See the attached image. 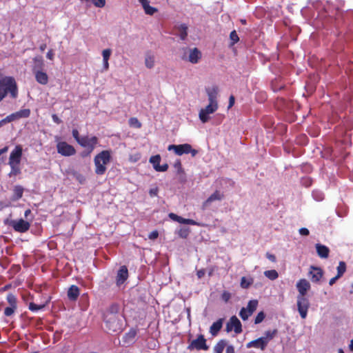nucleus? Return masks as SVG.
I'll list each match as a JSON object with an SVG mask.
<instances>
[{"mask_svg": "<svg viewBox=\"0 0 353 353\" xmlns=\"http://www.w3.org/2000/svg\"><path fill=\"white\" fill-rule=\"evenodd\" d=\"M118 305H111L105 312L103 321L109 332H118L121 330L122 316L119 313Z\"/></svg>", "mask_w": 353, "mask_h": 353, "instance_id": "1", "label": "nucleus"}, {"mask_svg": "<svg viewBox=\"0 0 353 353\" xmlns=\"http://www.w3.org/2000/svg\"><path fill=\"white\" fill-rule=\"evenodd\" d=\"M22 154L23 148L21 145H16L14 149L10 152L8 161V165L11 168L10 172L9 173L10 176H17L21 173L19 164L21 163Z\"/></svg>", "mask_w": 353, "mask_h": 353, "instance_id": "2", "label": "nucleus"}, {"mask_svg": "<svg viewBox=\"0 0 353 353\" xmlns=\"http://www.w3.org/2000/svg\"><path fill=\"white\" fill-rule=\"evenodd\" d=\"M8 93H10L12 98H16L17 96V87L13 78L6 77L0 79V101Z\"/></svg>", "mask_w": 353, "mask_h": 353, "instance_id": "3", "label": "nucleus"}, {"mask_svg": "<svg viewBox=\"0 0 353 353\" xmlns=\"http://www.w3.org/2000/svg\"><path fill=\"white\" fill-rule=\"evenodd\" d=\"M110 153L108 150H103L94 158L96 167L95 172L97 174H103L106 170L105 165L110 162Z\"/></svg>", "mask_w": 353, "mask_h": 353, "instance_id": "4", "label": "nucleus"}, {"mask_svg": "<svg viewBox=\"0 0 353 353\" xmlns=\"http://www.w3.org/2000/svg\"><path fill=\"white\" fill-rule=\"evenodd\" d=\"M168 150H173L177 155H182L183 154L190 153L192 157H194L198 153V151L192 149V146L188 143H184L181 145H170L168 146Z\"/></svg>", "mask_w": 353, "mask_h": 353, "instance_id": "5", "label": "nucleus"}, {"mask_svg": "<svg viewBox=\"0 0 353 353\" xmlns=\"http://www.w3.org/2000/svg\"><path fill=\"white\" fill-rule=\"evenodd\" d=\"M184 50L185 54L182 57L183 60L188 61L192 63H196L201 58V52L196 48H185Z\"/></svg>", "mask_w": 353, "mask_h": 353, "instance_id": "6", "label": "nucleus"}, {"mask_svg": "<svg viewBox=\"0 0 353 353\" xmlns=\"http://www.w3.org/2000/svg\"><path fill=\"white\" fill-rule=\"evenodd\" d=\"M297 310L303 319L307 317L308 309L310 307V301L305 297H296Z\"/></svg>", "mask_w": 353, "mask_h": 353, "instance_id": "7", "label": "nucleus"}, {"mask_svg": "<svg viewBox=\"0 0 353 353\" xmlns=\"http://www.w3.org/2000/svg\"><path fill=\"white\" fill-rule=\"evenodd\" d=\"M258 305L257 300H251L248 302V304L246 307H242L240 312L239 316L243 320H247L256 310Z\"/></svg>", "mask_w": 353, "mask_h": 353, "instance_id": "8", "label": "nucleus"}, {"mask_svg": "<svg viewBox=\"0 0 353 353\" xmlns=\"http://www.w3.org/2000/svg\"><path fill=\"white\" fill-rule=\"evenodd\" d=\"M218 109V106L212 104H208L205 108H202L199 113V117L203 123L208 122L211 114H213Z\"/></svg>", "mask_w": 353, "mask_h": 353, "instance_id": "9", "label": "nucleus"}, {"mask_svg": "<svg viewBox=\"0 0 353 353\" xmlns=\"http://www.w3.org/2000/svg\"><path fill=\"white\" fill-rule=\"evenodd\" d=\"M57 149L58 153L65 157L72 156L76 152L74 147L65 141L59 142L57 145Z\"/></svg>", "mask_w": 353, "mask_h": 353, "instance_id": "10", "label": "nucleus"}, {"mask_svg": "<svg viewBox=\"0 0 353 353\" xmlns=\"http://www.w3.org/2000/svg\"><path fill=\"white\" fill-rule=\"evenodd\" d=\"M189 350L196 349L197 350H208L209 347L206 344V340L203 335H199L196 339L193 340L189 345Z\"/></svg>", "mask_w": 353, "mask_h": 353, "instance_id": "11", "label": "nucleus"}, {"mask_svg": "<svg viewBox=\"0 0 353 353\" xmlns=\"http://www.w3.org/2000/svg\"><path fill=\"white\" fill-rule=\"evenodd\" d=\"M232 330H234L236 334H239L242 332L241 323L236 316H232L226 324L227 332H230Z\"/></svg>", "mask_w": 353, "mask_h": 353, "instance_id": "12", "label": "nucleus"}, {"mask_svg": "<svg viewBox=\"0 0 353 353\" xmlns=\"http://www.w3.org/2000/svg\"><path fill=\"white\" fill-rule=\"evenodd\" d=\"M97 143V138L96 137H83L79 141V144L83 147L87 148L89 153L94 150Z\"/></svg>", "mask_w": 353, "mask_h": 353, "instance_id": "13", "label": "nucleus"}, {"mask_svg": "<svg viewBox=\"0 0 353 353\" xmlns=\"http://www.w3.org/2000/svg\"><path fill=\"white\" fill-rule=\"evenodd\" d=\"M10 225L14 230L19 232H26L30 228V224L29 222L24 221L22 219L19 220H13L10 223Z\"/></svg>", "mask_w": 353, "mask_h": 353, "instance_id": "14", "label": "nucleus"}, {"mask_svg": "<svg viewBox=\"0 0 353 353\" xmlns=\"http://www.w3.org/2000/svg\"><path fill=\"white\" fill-rule=\"evenodd\" d=\"M210 104L218 106L217 96L219 93V87L217 85H212L205 88Z\"/></svg>", "mask_w": 353, "mask_h": 353, "instance_id": "15", "label": "nucleus"}, {"mask_svg": "<svg viewBox=\"0 0 353 353\" xmlns=\"http://www.w3.org/2000/svg\"><path fill=\"white\" fill-rule=\"evenodd\" d=\"M296 288L299 292L297 296L305 297L307 291L310 289V283L305 279H300L296 283Z\"/></svg>", "mask_w": 353, "mask_h": 353, "instance_id": "16", "label": "nucleus"}, {"mask_svg": "<svg viewBox=\"0 0 353 353\" xmlns=\"http://www.w3.org/2000/svg\"><path fill=\"white\" fill-rule=\"evenodd\" d=\"M223 198V194L220 192L219 191H215L212 194H211L207 199L203 203L202 209L205 210L207 208L210 206V205L216 201H221Z\"/></svg>", "mask_w": 353, "mask_h": 353, "instance_id": "17", "label": "nucleus"}, {"mask_svg": "<svg viewBox=\"0 0 353 353\" xmlns=\"http://www.w3.org/2000/svg\"><path fill=\"white\" fill-rule=\"evenodd\" d=\"M267 340L264 339L263 338H259L256 340L252 341L247 343L246 347L248 348L251 347H256V348H260L261 350H263L267 346Z\"/></svg>", "mask_w": 353, "mask_h": 353, "instance_id": "18", "label": "nucleus"}, {"mask_svg": "<svg viewBox=\"0 0 353 353\" xmlns=\"http://www.w3.org/2000/svg\"><path fill=\"white\" fill-rule=\"evenodd\" d=\"M309 274L311 276L312 281L317 283L322 278L323 272L320 268L311 267Z\"/></svg>", "mask_w": 353, "mask_h": 353, "instance_id": "19", "label": "nucleus"}, {"mask_svg": "<svg viewBox=\"0 0 353 353\" xmlns=\"http://www.w3.org/2000/svg\"><path fill=\"white\" fill-rule=\"evenodd\" d=\"M128 277V269L125 266H121L117 272V284L120 285L124 283V281Z\"/></svg>", "mask_w": 353, "mask_h": 353, "instance_id": "20", "label": "nucleus"}, {"mask_svg": "<svg viewBox=\"0 0 353 353\" xmlns=\"http://www.w3.org/2000/svg\"><path fill=\"white\" fill-rule=\"evenodd\" d=\"M32 72H36L38 71L43 70L44 68V62L43 57L41 56H37L33 58L32 59Z\"/></svg>", "mask_w": 353, "mask_h": 353, "instance_id": "21", "label": "nucleus"}, {"mask_svg": "<svg viewBox=\"0 0 353 353\" xmlns=\"http://www.w3.org/2000/svg\"><path fill=\"white\" fill-rule=\"evenodd\" d=\"M168 216L172 220L177 221L180 223L190 224V225H199L197 222H196L195 221H194L192 219H184V218L179 216L174 213H170Z\"/></svg>", "mask_w": 353, "mask_h": 353, "instance_id": "22", "label": "nucleus"}, {"mask_svg": "<svg viewBox=\"0 0 353 353\" xmlns=\"http://www.w3.org/2000/svg\"><path fill=\"white\" fill-rule=\"evenodd\" d=\"M33 74H34L36 81L39 83H40L41 85H46L48 83V76L45 72L41 70V71H38V72H34Z\"/></svg>", "mask_w": 353, "mask_h": 353, "instance_id": "23", "label": "nucleus"}, {"mask_svg": "<svg viewBox=\"0 0 353 353\" xmlns=\"http://www.w3.org/2000/svg\"><path fill=\"white\" fill-rule=\"evenodd\" d=\"M316 249L319 256L323 259H326L328 257L330 250L327 246L321 245L320 243H316Z\"/></svg>", "mask_w": 353, "mask_h": 353, "instance_id": "24", "label": "nucleus"}, {"mask_svg": "<svg viewBox=\"0 0 353 353\" xmlns=\"http://www.w3.org/2000/svg\"><path fill=\"white\" fill-rule=\"evenodd\" d=\"M223 319H219L210 326V332L212 336H216L220 331L223 326Z\"/></svg>", "mask_w": 353, "mask_h": 353, "instance_id": "25", "label": "nucleus"}, {"mask_svg": "<svg viewBox=\"0 0 353 353\" xmlns=\"http://www.w3.org/2000/svg\"><path fill=\"white\" fill-rule=\"evenodd\" d=\"M145 65L147 68L151 69L154 66L155 63V57L154 55L150 52H148L145 54Z\"/></svg>", "mask_w": 353, "mask_h": 353, "instance_id": "26", "label": "nucleus"}, {"mask_svg": "<svg viewBox=\"0 0 353 353\" xmlns=\"http://www.w3.org/2000/svg\"><path fill=\"white\" fill-rule=\"evenodd\" d=\"M24 189L21 185H15L13 188V194L11 197V201H16L21 199L23 196Z\"/></svg>", "mask_w": 353, "mask_h": 353, "instance_id": "27", "label": "nucleus"}, {"mask_svg": "<svg viewBox=\"0 0 353 353\" xmlns=\"http://www.w3.org/2000/svg\"><path fill=\"white\" fill-rule=\"evenodd\" d=\"M177 30V35L181 38V39H185L188 35V26L185 24H180L175 27Z\"/></svg>", "mask_w": 353, "mask_h": 353, "instance_id": "28", "label": "nucleus"}, {"mask_svg": "<svg viewBox=\"0 0 353 353\" xmlns=\"http://www.w3.org/2000/svg\"><path fill=\"white\" fill-rule=\"evenodd\" d=\"M79 295V288L76 285H72L68 292V298L70 300H76Z\"/></svg>", "mask_w": 353, "mask_h": 353, "instance_id": "29", "label": "nucleus"}, {"mask_svg": "<svg viewBox=\"0 0 353 353\" xmlns=\"http://www.w3.org/2000/svg\"><path fill=\"white\" fill-rule=\"evenodd\" d=\"M227 345V341L225 340L219 341L216 345L214 347V353H223L224 348Z\"/></svg>", "mask_w": 353, "mask_h": 353, "instance_id": "30", "label": "nucleus"}, {"mask_svg": "<svg viewBox=\"0 0 353 353\" xmlns=\"http://www.w3.org/2000/svg\"><path fill=\"white\" fill-rule=\"evenodd\" d=\"M254 282L252 278L243 276L241 280V287L244 289L248 288Z\"/></svg>", "mask_w": 353, "mask_h": 353, "instance_id": "31", "label": "nucleus"}, {"mask_svg": "<svg viewBox=\"0 0 353 353\" xmlns=\"http://www.w3.org/2000/svg\"><path fill=\"white\" fill-rule=\"evenodd\" d=\"M160 161H161V157L159 154L152 156L150 158L149 161H150V163H151L153 165V167L156 171L157 170L158 168L160 165H159Z\"/></svg>", "mask_w": 353, "mask_h": 353, "instance_id": "32", "label": "nucleus"}, {"mask_svg": "<svg viewBox=\"0 0 353 353\" xmlns=\"http://www.w3.org/2000/svg\"><path fill=\"white\" fill-rule=\"evenodd\" d=\"M264 275L272 281L279 277V274L275 270H266L264 272Z\"/></svg>", "mask_w": 353, "mask_h": 353, "instance_id": "33", "label": "nucleus"}, {"mask_svg": "<svg viewBox=\"0 0 353 353\" xmlns=\"http://www.w3.org/2000/svg\"><path fill=\"white\" fill-rule=\"evenodd\" d=\"M346 271V264L343 261H340L337 267V276L341 277Z\"/></svg>", "mask_w": 353, "mask_h": 353, "instance_id": "34", "label": "nucleus"}, {"mask_svg": "<svg viewBox=\"0 0 353 353\" xmlns=\"http://www.w3.org/2000/svg\"><path fill=\"white\" fill-rule=\"evenodd\" d=\"M276 332H277L276 330H274L273 331H267L265 332V336H263L262 338L267 340V344H268V342L274 337Z\"/></svg>", "mask_w": 353, "mask_h": 353, "instance_id": "35", "label": "nucleus"}, {"mask_svg": "<svg viewBox=\"0 0 353 353\" xmlns=\"http://www.w3.org/2000/svg\"><path fill=\"white\" fill-rule=\"evenodd\" d=\"M16 113L17 114L18 119L27 118L30 116V111L29 109H23L17 112Z\"/></svg>", "mask_w": 353, "mask_h": 353, "instance_id": "36", "label": "nucleus"}, {"mask_svg": "<svg viewBox=\"0 0 353 353\" xmlns=\"http://www.w3.org/2000/svg\"><path fill=\"white\" fill-rule=\"evenodd\" d=\"M129 124H130V126L136 128H140L141 127V123L135 117H132V118L130 119Z\"/></svg>", "mask_w": 353, "mask_h": 353, "instance_id": "37", "label": "nucleus"}, {"mask_svg": "<svg viewBox=\"0 0 353 353\" xmlns=\"http://www.w3.org/2000/svg\"><path fill=\"white\" fill-rule=\"evenodd\" d=\"M7 301L10 304V306L16 307H17V299L15 296L12 294H9L7 296Z\"/></svg>", "mask_w": 353, "mask_h": 353, "instance_id": "38", "label": "nucleus"}, {"mask_svg": "<svg viewBox=\"0 0 353 353\" xmlns=\"http://www.w3.org/2000/svg\"><path fill=\"white\" fill-rule=\"evenodd\" d=\"M18 119L17 114L16 112L11 114L10 115L6 117L5 119H3V121L5 123L15 121Z\"/></svg>", "mask_w": 353, "mask_h": 353, "instance_id": "39", "label": "nucleus"}, {"mask_svg": "<svg viewBox=\"0 0 353 353\" xmlns=\"http://www.w3.org/2000/svg\"><path fill=\"white\" fill-rule=\"evenodd\" d=\"M265 317V315L264 312H260L259 313H258V314L256 315V316L254 319V323L259 324V323H261L264 320Z\"/></svg>", "mask_w": 353, "mask_h": 353, "instance_id": "40", "label": "nucleus"}, {"mask_svg": "<svg viewBox=\"0 0 353 353\" xmlns=\"http://www.w3.org/2000/svg\"><path fill=\"white\" fill-rule=\"evenodd\" d=\"M92 3L97 8H103L105 5V0H92Z\"/></svg>", "mask_w": 353, "mask_h": 353, "instance_id": "41", "label": "nucleus"}, {"mask_svg": "<svg viewBox=\"0 0 353 353\" xmlns=\"http://www.w3.org/2000/svg\"><path fill=\"white\" fill-rule=\"evenodd\" d=\"M16 309H17L16 307H12V306L7 307L4 310V314L6 316H10L14 314Z\"/></svg>", "mask_w": 353, "mask_h": 353, "instance_id": "42", "label": "nucleus"}, {"mask_svg": "<svg viewBox=\"0 0 353 353\" xmlns=\"http://www.w3.org/2000/svg\"><path fill=\"white\" fill-rule=\"evenodd\" d=\"M143 9L145 13L150 15L153 14L154 12L157 11L156 8L150 6V5H147V6H145Z\"/></svg>", "mask_w": 353, "mask_h": 353, "instance_id": "43", "label": "nucleus"}, {"mask_svg": "<svg viewBox=\"0 0 353 353\" xmlns=\"http://www.w3.org/2000/svg\"><path fill=\"white\" fill-rule=\"evenodd\" d=\"M110 55H111V50L110 49H105V50H103L102 56H103V61H108Z\"/></svg>", "mask_w": 353, "mask_h": 353, "instance_id": "44", "label": "nucleus"}, {"mask_svg": "<svg viewBox=\"0 0 353 353\" xmlns=\"http://www.w3.org/2000/svg\"><path fill=\"white\" fill-rule=\"evenodd\" d=\"M230 38L232 41V44H234L239 41V37L235 30L230 33Z\"/></svg>", "mask_w": 353, "mask_h": 353, "instance_id": "45", "label": "nucleus"}, {"mask_svg": "<svg viewBox=\"0 0 353 353\" xmlns=\"http://www.w3.org/2000/svg\"><path fill=\"white\" fill-rule=\"evenodd\" d=\"M73 175H74V176L75 177V179H77V180L80 183H84V181H85V177H84L82 174H79V173H77V172H74V173H73Z\"/></svg>", "mask_w": 353, "mask_h": 353, "instance_id": "46", "label": "nucleus"}, {"mask_svg": "<svg viewBox=\"0 0 353 353\" xmlns=\"http://www.w3.org/2000/svg\"><path fill=\"white\" fill-rule=\"evenodd\" d=\"M43 305H38L34 303H30L29 305V309L32 311H37L43 308Z\"/></svg>", "mask_w": 353, "mask_h": 353, "instance_id": "47", "label": "nucleus"}, {"mask_svg": "<svg viewBox=\"0 0 353 353\" xmlns=\"http://www.w3.org/2000/svg\"><path fill=\"white\" fill-rule=\"evenodd\" d=\"M188 234H189V230L188 229L183 228V229H181L179 231V235L181 238H186L188 236Z\"/></svg>", "mask_w": 353, "mask_h": 353, "instance_id": "48", "label": "nucleus"}, {"mask_svg": "<svg viewBox=\"0 0 353 353\" xmlns=\"http://www.w3.org/2000/svg\"><path fill=\"white\" fill-rule=\"evenodd\" d=\"M231 297V294L228 292H224L222 294L221 298L225 302H228Z\"/></svg>", "mask_w": 353, "mask_h": 353, "instance_id": "49", "label": "nucleus"}, {"mask_svg": "<svg viewBox=\"0 0 353 353\" xmlns=\"http://www.w3.org/2000/svg\"><path fill=\"white\" fill-rule=\"evenodd\" d=\"M72 136L76 139V141L79 143V141L81 139V137H79V134L77 130L74 129L72 130Z\"/></svg>", "mask_w": 353, "mask_h": 353, "instance_id": "50", "label": "nucleus"}, {"mask_svg": "<svg viewBox=\"0 0 353 353\" xmlns=\"http://www.w3.org/2000/svg\"><path fill=\"white\" fill-rule=\"evenodd\" d=\"M158 236H159L158 232L153 231L149 234L148 237L150 239L154 240V239H156L158 237Z\"/></svg>", "mask_w": 353, "mask_h": 353, "instance_id": "51", "label": "nucleus"}, {"mask_svg": "<svg viewBox=\"0 0 353 353\" xmlns=\"http://www.w3.org/2000/svg\"><path fill=\"white\" fill-rule=\"evenodd\" d=\"M299 233L301 235L307 236L310 234L309 230L305 228H302L299 230Z\"/></svg>", "mask_w": 353, "mask_h": 353, "instance_id": "52", "label": "nucleus"}, {"mask_svg": "<svg viewBox=\"0 0 353 353\" xmlns=\"http://www.w3.org/2000/svg\"><path fill=\"white\" fill-rule=\"evenodd\" d=\"M158 188H154L150 190L149 194L151 196H155L158 194Z\"/></svg>", "mask_w": 353, "mask_h": 353, "instance_id": "53", "label": "nucleus"}, {"mask_svg": "<svg viewBox=\"0 0 353 353\" xmlns=\"http://www.w3.org/2000/svg\"><path fill=\"white\" fill-rule=\"evenodd\" d=\"M168 165L167 163H165L162 165H159V167L157 169V172H165L168 170Z\"/></svg>", "mask_w": 353, "mask_h": 353, "instance_id": "54", "label": "nucleus"}, {"mask_svg": "<svg viewBox=\"0 0 353 353\" xmlns=\"http://www.w3.org/2000/svg\"><path fill=\"white\" fill-rule=\"evenodd\" d=\"M174 167L177 169L179 172H181L182 170L181 161L179 160L176 161L174 164Z\"/></svg>", "mask_w": 353, "mask_h": 353, "instance_id": "55", "label": "nucleus"}, {"mask_svg": "<svg viewBox=\"0 0 353 353\" xmlns=\"http://www.w3.org/2000/svg\"><path fill=\"white\" fill-rule=\"evenodd\" d=\"M234 97L233 95H231L229 98V105H228V108H232L234 104Z\"/></svg>", "mask_w": 353, "mask_h": 353, "instance_id": "56", "label": "nucleus"}, {"mask_svg": "<svg viewBox=\"0 0 353 353\" xmlns=\"http://www.w3.org/2000/svg\"><path fill=\"white\" fill-rule=\"evenodd\" d=\"M266 257L271 261L275 262L276 261V256L274 254L267 253Z\"/></svg>", "mask_w": 353, "mask_h": 353, "instance_id": "57", "label": "nucleus"}, {"mask_svg": "<svg viewBox=\"0 0 353 353\" xmlns=\"http://www.w3.org/2000/svg\"><path fill=\"white\" fill-rule=\"evenodd\" d=\"M48 59L52 60L54 59V52L52 50H50L46 54Z\"/></svg>", "mask_w": 353, "mask_h": 353, "instance_id": "58", "label": "nucleus"}, {"mask_svg": "<svg viewBox=\"0 0 353 353\" xmlns=\"http://www.w3.org/2000/svg\"><path fill=\"white\" fill-rule=\"evenodd\" d=\"M226 353H235L234 347L232 345H228Z\"/></svg>", "mask_w": 353, "mask_h": 353, "instance_id": "59", "label": "nucleus"}, {"mask_svg": "<svg viewBox=\"0 0 353 353\" xmlns=\"http://www.w3.org/2000/svg\"><path fill=\"white\" fill-rule=\"evenodd\" d=\"M205 272L203 269L197 271L196 274H197L198 278L199 279L202 278L205 275Z\"/></svg>", "mask_w": 353, "mask_h": 353, "instance_id": "60", "label": "nucleus"}, {"mask_svg": "<svg viewBox=\"0 0 353 353\" xmlns=\"http://www.w3.org/2000/svg\"><path fill=\"white\" fill-rule=\"evenodd\" d=\"M139 159H140V154H137L134 155V157H130V160L132 162H136L138 160H139Z\"/></svg>", "mask_w": 353, "mask_h": 353, "instance_id": "61", "label": "nucleus"}, {"mask_svg": "<svg viewBox=\"0 0 353 353\" xmlns=\"http://www.w3.org/2000/svg\"><path fill=\"white\" fill-rule=\"evenodd\" d=\"M340 277H338V276L336 275V276L332 278L330 280V282H329V284L330 285H332L335 283V282L339 279Z\"/></svg>", "mask_w": 353, "mask_h": 353, "instance_id": "62", "label": "nucleus"}, {"mask_svg": "<svg viewBox=\"0 0 353 353\" xmlns=\"http://www.w3.org/2000/svg\"><path fill=\"white\" fill-rule=\"evenodd\" d=\"M52 117L55 123H60L61 122V120L56 114H53Z\"/></svg>", "mask_w": 353, "mask_h": 353, "instance_id": "63", "label": "nucleus"}, {"mask_svg": "<svg viewBox=\"0 0 353 353\" xmlns=\"http://www.w3.org/2000/svg\"><path fill=\"white\" fill-rule=\"evenodd\" d=\"M139 2L141 3L143 8H144L147 5H149L148 0H139Z\"/></svg>", "mask_w": 353, "mask_h": 353, "instance_id": "64", "label": "nucleus"}]
</instances>
